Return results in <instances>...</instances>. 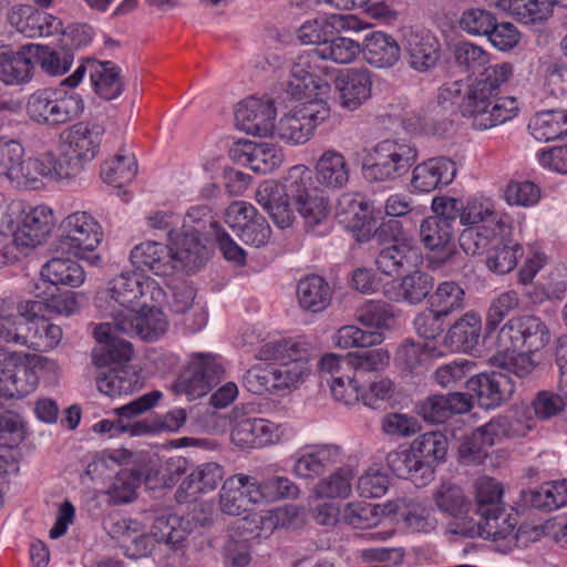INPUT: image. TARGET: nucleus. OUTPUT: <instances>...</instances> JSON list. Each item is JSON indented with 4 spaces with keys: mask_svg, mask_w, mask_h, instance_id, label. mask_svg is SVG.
I'll list each match as a JSON object with an SVG mask.
<instances>
[{
    "mask_svg": "<svg viewBox=\"0 0 567 567\" xmlns=\"http://www.w3.org/2000/svg\"><path fill=\"white\" fill-rule=\"evenodd\" d=\"M165 292L156 280L137 272H122L97 291L95 307L112 322L100 323L93 334L96 347L92 361L99 367L122 364L131 360L133 349L116 332L154 342L168 330L169 322L161 308Z\"/></svg>",
    "mask_w": 567,
    "mask_h": 567,
    "instance_id": "f257e3e1",
    "label": "nucleus"
},
{
    "mask_svg": "<svg viewBox=\"0 0 567 567\" xmlns=\"http://www.w3.org/2000/svg\"><path fill=\"white\" fill-rule=\"evenodd\" d=\"M103 134L101 125L79 122L61 133L58 154L30 155L20 141L0 137V181L16 189L34 190L42 187L44 178H72L97 156Z\"/></svg>",
    "mask_w": 567,
    "mask_h": 567,
    "instance_id": "f03ea898",
    "label": "nucleus"
},
{
    "mask_svg": "<svg viewBox=\"0 0 567 567\" xmlns=\"http://www.w3.org/2000/svg\"><path fill=\"white\" fill-rule=\"evenodd\" d=\"M255 198L279 228L292 226L297 214L308 228L323 225L330 216L329 200L305 164L289 167L280 179L260 183Z\"/></svg>",
    "mask_w": 567,
    "mask_h": 567,
    "instance_id": "7ed1b4c3",
    "label": "nucleus"
},
{
    "mask_svg": "<svg viewBox=\"0 0 567 567\" xmlns=\"http://www.w3.org/2000/svg\"><path fill=\"white\" fill-rule=\"evenodd\" d=\"M487 195L474 194L465 199L441 195L431 202L432 216L424 218L420 225V240L424 247L434 251H451L450 246L454 238V221L458 218L463 229L458 234L461 249L474 254L477 249L476 239L484 230L478 224L484 221L486 215L485 203Z\"/></svg>",
    "mask_w": 567,
    "mask_h": 567,
    "instance_id": "20e7f679",
    "label": "nucleus"
},
{
    "mask_svg": "<svg viewBox=\"0 0 567 567\" xmlns=\"http://www.w3.org/2000/svg\"><path fill=\"white\" fill-rule=\"evenodd\" d=\"M550 338V331L540 318L520 316L509 319L495 337L484 338V344L494 350L491 360L495 365L526 378L537 365L533 354L543 350Z\"/></svg>",
    "mask_w": 567,
    "mask_h": 567,
    "instance_id": "39448f33",
    "label": "nucleus"
},
{
    "mask_svg": "<svg viewBox=\"0 0 567 567\" xmlns=\"http://www.w3.org/2000/svg\"><path fill=\"white\" fill-rule=\"evenodd\" d=\"M213 522V513H198L196 509L187 516L171 514L155 519L150 533H144L141 524L133 519L117 520L111 530L124 554L133 559L150 555L157 546L177 547L194 529L195 523L202 526Z\"/></svg>",
    "mask_w": 567,
    "mask_h": 567,
    "instance_id": "423d86ee",
    "label": "nucleus"
},
{
    "mask_svg": "<svg viewBox=\"0 0 567 567\" xmlns=\"http://www.w3.org/2000/svg\"><path fill=\"white\" fill-rule=\"evenodd\" d=\"M319 371L327 379L332 398L339 403L353 406L362 403L370 409H379L382 403L394 398V382L384 375L363 380L361 374L346 363L342 354L326 353L318 362Z\"/></svg>",
    "mask_w": 567,
    "mask_h": 567,
    "instance_id": "0eeeda50",
    "label": "nucleus"
},
{
    "mask_svg": "<svg viewBox=\"0 0 567 567\" xmlns=\"http://www.w3.org/2000/svg\"><path fill=\"white\" fill-rule=\"evenodd\" d=\"M168 243L144 240L135 245L130 252L131 265L141 272L164 278L177 271H194L207 258L206 247L195 236H186L184 243L178 233L169 231Z\"/></svg>",
    "mask_w": 567,
    "mask_h": 567,
    "instance_id": "6e6552de",
    "label": "nucleus"
},
{
    "mask_svg": "<svg viewBox=\"0 0 567 567\" xmlns=\"http://www.w3.org/2000/svg\"><path fill=\"white\" fill-rule=\"evenodd\" d=\"M298 91L292 87L289 74L287 93L299 103L279 118L275 133L278 138L291 146L303 145L310 141L317 127L330 115L329 100L332 89L329 83L311 86L303 82L300 83Z\"/></svg>",
    "mask_w": 567,
    "mask_h": 567,
    "instance_id": "1a4fd4ad",
    "label": "nucleus"
},
{
    "mask_svg": "<svg viewBox=\"0 0 567 567\" xmlns=\"http://www.w3.org/2000/svg\"><path fill=\"white\" fill-rule=\"evenodd\" d=\"M485 208L484 221L477 225L484 229L483 235L475 240L476 251L468 255L476 256L486 249V268L495 275L504 276L517 268L518 259L523 255V244L513 236L512 216L498 210L491 196H487Z\"/></svg>",
    "mask_w": 567,
    "mask_h": 567,
    "instance_id": "9d476101",
    "label": "nucleus"
},
{
    "mask_svg": "<svg viewBox=\"0 0 567 567\" xmlns=\"http://www.w3.org/2000/svg\"><path fill=\"white\" fill-rule=\"evenodd\" d=\"M312 343L306 337L268 341L260 347L257 358L276 361L274 367L277 389L290 390L302 384L311 373Z\"/></svg>",
    "mask_w": 567,
    "mask_h": 567,
    "instance_id": "9b49d317",
    "label": "nucleus"
},
{
    "mask_svg": "<svg viewBox=\"0 0 567 567\" xmlns=\"http://www.w3.org/2000/svg\"><path fill=\"white\" fill-rule=\"evenodd\" d=\"M361 52L359 42L349 38H337L324 45L312 49L300 54L293 62L290 74L291 85L298 91L300 83L306 82L309 85L319 83H329L327 73H333L326 65L319 63L320 60H330L340 64L353 62Z\"/></svg>",
    "mask_w": 567,
    "mask_h": 567,
    "instance_id": "f8f14e48",
    "label": "nucleus"
},
{
    "mask_svg": "<svg viewBox=\"0 0 567 567\" xmlns=\"http://www.w3.org/2000/svg\"><path fill=\"white\" fill-rule=\"evenodd\" d=\"M249 406L237 405L230 413V442L239 450H261L286 442L295 436L288 423H276L265 417L249 416Z\"/></svg>",
    "mask_w": 567,
    "mask_h": 567,
    "instance_id": "ddd939ff",
    "label": "nucleus"
},
{
    "mask_svg": "<svg viewBox=\"0 0 567 567\" xmlns=\"http://www.w3.org/2000/svg\"><path fill=\"white\" fill-rule=\"evenodd\" d=\"M527 411H516L512 420L501 416L493 419L470 435L462 436L458 446L460 461L465 465L483 464L487 457L486 447L499 443L505 437L525 436L534 429V422L526 416Z\"/></svg>",
    "mask_w": 567,
    "mask_h": 567,
    "instance_id": "4468645a",
    "label": "nucleus"
},
{
    "mask_svg": "<svg viewBox=\"0 0 567 567\" xmlns=\"http://www.w3.org/2000/svg\"><path fill=\"white\" fill-rule=\"evenodd\" d=\"M73 89L64 79L56 87L31 94L27 104L30 118L39 124L59 125L81 115L84 102Z\"/></svg>",
    "mask_w": 567,
    "mask_h": 567,
    "instance_id": "2eb2a0df",
    "label": "nucleus"
},
{
    "mask_svg": "<svg viewBox=\"0 0 567 567\" xmlns=\"http://www.w3.org/2000/svg\"><path fill=\"white\" fill-rule=\"evenodd\" d=\"M103 240V229L99 220L87 212H74L65 216L59 226L58 243L62 250L85 260L91 266H100L101 256L95 252Z\"/></svg>",
    "mask_w": 567,
    "mask_h": 567,
    "instance_id": "dca6fc26",
    "label": "nucleus"
},
{
    "mask_svg": "<svg viewBox=\"0 0 567 567\" xmlns=\"http://www.w3.org/2000/svg\"><path fill=\"white\" fill-rule=\"evenodd\" d=\"M447 106H455L461 116L477 131H486L513 121L520 112V102L512 95H481L457 99V102H447Z\"/></svg>",
    "mask_w": 567,
    "mask_h": 567,
    "instance_id": "f3484780",
    "label": "nucleus"
},
{
    "mask_svg": "<svg viewBox=\"0 0 567 567\" xmlns=\"http://www.w3.org/2000/svg\"><path fill=\"white\" fill-rule=\"evenodd\" d=\"M417 158V151L402 140L378 143L362 161V174L370 182H389L403 176Z\"/></svg>",
    "mask_w": 567,
    "mask_h": 567,
    "instance_id": "a211bd4d",
    "label": "nucleus"
},
{
    "mask_svg": "<svg viewBox=\"0 0 567 567\" xmlns=\"http://www.w3.org/2000/svg\"><path fill=\"white\" fill-rule=\"evenodd\" d=\"M432 501L435 508L447 515L451 519L444 528V536L462 538L473 535L474 517L472 513V501L465 494L464 489L451 482H443L432 492Z\"/></svg>",
    "mask_w": 567,
    "mask_h": 567,
    "instance_id": "6ab92c4d",
    "label": "nucleus"
},
{
    "mask_svg": "<svg viewBox=\"0 0 567 567\" xmlns=\"http://www.w3.org/2000/svg\"><path fill=\"white\" fill-rule=\"evenodd\" d=\"M384 513V504H372L365 501L347 503L326 502L312 511L313 519L323 526L338 524L349 525L355 529H369L378 526Z\"/></svg>",
    "mask_w": 567,
    "mask_h": 567,
    "instance_id": "aec40b11",
    "label": "nucleus"
},
{
    "mask_svg": "<svg viewBox=\"0 0 567 567\" xmlns=\"http://www.w3.org/2000/svg\"><path fill=\"white\" fill-rule=\"evenodd\" d=\"M384 513L406 534L432 535L440 528V519L426 499L401 496L384 503Z\"/></svg>",
    "mask_w": 567,
    "mask_h": 567,
    "instance_id": "412c9836",
    "label": "nucleus"
},
{
    "mask_svg": "<svg viewBox=\"0 0 567 567\" xmlns=\"http://www.w3.org/2000/svg\"><path fill=\"white\" fill-rule=\"evenodd\" d=\"M55 226V215L47 205L29 206L9 223L13 244L19 249H33L47 241Z\"/></svg>",
    "mask_w": 567,
    "mask_h": 567,
    "instance_id": "4be33fe9",
    "label": "nucleus"
},
{
    "mask_svg": "<svg viewBox=\"0 0 567 567\" xmlns=\"http://www.w3.org/2000/svg\"><path fill=\"white\" fill-rule=\"evenodd\" d=\"M514 75V65L511 62L487 64L480 78L464 85L461 82L444 84L437 93V102L446 105L447 102H457V99L481 95H495L502 86L507 84Z\"/></svg>",
    "mask_w": 567,
    "mask_h": 567,
    "instance_id": "5701e85b",
    "label": "nucleus"
},
{
    "mask_svg": "<svg viewBox=\"0 0 567 567\" xmlns=\"http://www.w3.org/2000/svg\"><path fill=\"white\" fill-rule=\"evenodd\" d=\"M224 369L216 355L212 353L193 354L174 383V391L177 394L185 395L188 400H195L206 395L215 386Z\"/></svg>",
    "mask_w": 567,
    "mask_h": 567,
    "instance_id": "b1692460",
    "label": "nucleus"
},
{
    "mask_svg": "<svg viewBox=\"0 0 567 567\" xmlns=\"http://www.w3.org/2000/svg\"><path fill=\"white\" fill-rule=\"evenodd\" d=\"M38 388L31 354L21 352L0 354V398H23Z\"/></svg>",
    "mask_w": 567,
    "mask_h": 567,
    "instance_id": "393cba45",
    "label": "nucleus"
},
{
    "mask_svg": "<svg viewBox=\"0 0 567 567\" xmlns=\"http://www.w3.org/2000/svg\"><path fill=\"white\" fill-rule=\"evenodd\" d=\"M368 28L355 14H319L302 22L297 31L303 44L324 45L330 37L341 32H360Z\"/></svg>",
    "mask_w": 567,
    "mask_h": 567,
    "instance_id": "a878e982",
    "label": "nucleus"
},
{
    "mask_svg": "<svg viewBox=\"0 0 567 567\" xmlns=\"http://www.w3.org/2000/svg\"><path fill=\"white\" fill-rule=\"evenodd\" d=\"M18 330L17 344L28 346L40 351H50L62 340V328L45 318L42 311H34L35 316L21 311V301L17 306Z\"/></svg>",
    "mask_w": 567,
    "mask_h": 567,
    "instance_id": "bb28decb",
    "label": "nucleus"
},
{
    "mask_svg": "<svg viewBox=\"0 0 567 567\" xmlns=\"http://www.w3.org/2000/svg\"><path fill=\"white\" fill-rule=\"evenodd\" d=\"M89 74L94 92L105 99L118 97L124 89L120 69L113 62L86 60L81 62L74 72L65 79L72 87H76Z\"/></svg>",
    "mask_w": 567,
    "mask_h": 567,
    "instance_id": "cd10ccee",
    "label": "nucleus"
},
{
    "mask_svg": "<svg viewBox=\"0 0 567 567\" xmlns=\"http://www.w3.org/2000/svg\"><path fill=\"white\" fill-rule=\"evenodd\" d=\"M328 81L332 80L340 107L348 111L360 109L372 93V73L365 68H352L338 74L327 73Z\"/></svg>",
    "mask_w": 567,
    "mask_h": 567,
    "instance_id": "c85d7f7f",
    "label": "nucleus"
},
{
    "mask_svg": "<svg viewBox=\"0 0 567 567\" xmlns=\"http://www.w3.org/2000/svg\"><path fill=\"white\" fill-rule=\"evenodd\" d=\"M339 223L353 233L359 241L370 239L375 233L371 203L360 193H343L336 206Z\"/></svg>",
    "mask_w": 567,
    "mask_h": 567,
    "instance_id": "c756f323",
    "label": "nucleus"
},
{
    "mask_svg": "<svg viewBox=\"0 0 567 567\" xmlns=\"http://www.w3.org/2000/svg\"><path fill=\"white\" fill-rule=\"evenodd\" d=\"M518 519L514 513H507L505 507L503 511H495L480 520L474 518V533L465 536L464 539L483 538L491 540L496 545L497 550L507 553L517 546L518 542Z\"/></svg>",
    "mask_w": 567,
    "mask_h": 567,
    "instance_id": "7c9ffc66",
    "label": "nucleus"
},
{
    "mask_svg": "<svg viewBox=\"0 0 567 567\" xmlns=\"http://www.w3.org/2000/svg\"><path fill=\"white\" fill-rule=\"evenodd\" d=\"M230 156L259 174L272 173L285 162L284 148L272 142L239 140L233 144Z\"/></svg>",
    "mask_w": 567,
    "mask_h": 567,
    "instance_id": "2f4dec72",
    "label": "nucleus"
},
{
    "mask_svg": "<svg viewBox=\"0 0 567 567\" xmlns=\"http://www.w3.org/2000/svg\"><path fill=\"white\" fill-rule=\"evenodd\" d=\"M259 506L255 494V477L245 473H237L227 477L219 492L220 512L229 516L245 515V523L248 513L252 507Z\"/></svg>",
    "mask_w": 567,
    "mask_h": 567,
    "instance_id": "473e14b6",
    "label": "nucleus"
},
{
    "mask_svg": "<svg viewBox=\"0 0 567 567\" xmlns=\"http://www.w3.org/2000/svg\"><path fill=\"white\" fill-rule=\"evenodd\" d=\"M29 292L34 295L35 299L21 301V311L32 316H35L34 311L65 317L73 316L80 311L86 301V296L83 292L62 291L53 293L42 290L40 282H34L32 288H29Z\"/></svg>",
    "mask_w": 567,
    "mask_h": 567,
    "instance_id": "72a5a7b5",
    "label": "nucleus"
},
{
    "mask_svg": "<svg viewBox=\"0 0 567 567\" xmlns=\"http://www.w3.org/2000/svg\"><path fill=\"white\" fill-rule=\"evenodd\" d=\"M276 113L272 101L248 97L236 106L235 121L247 134L266 137L275 134Z\"/></svg>",
    "mask_w": 567,
    "mask_h": 567,
    "instance_id": "f704fd0d",
    "label": "nucleus"
},
{
    "mask_svg": "<svg viewBox=\"0 0 567 567\" xmlns=\"http://www.w3.org/2000/svg\"><path fill=\"white\" fill-rule=\"evenodd\" d=\"M341 447L336 444L308 445L292 455V474L300 480H315L329 465L341 460Z\"/></svg>",
    "mask_w": 567,
    "mask_h": 567,
    "instance_id": "c9c22d12",
    "label": "nucleus"
},
{
    "mask_svg": "<svg viewBox=\"0 0 567 567\" xmlns=\"http://www.w3.org/2000/svg\"><path fill=\"white\" fill-rule=\"evenodd\" d=\"M401 43L409 65L417 72L429 71L439 61L440 43L430 31L406 29Z\"/></svg>",
    "mask_w": 567,
    "mask_h": 567,
    "instance_id": "e433bc0d",
    "label": "nucleus"
},
{
    "mask_svg": "<svg viewBox=\"0 0 567 567\" xmlns=\"http://www.w3.org/2000/svg\"><path fill=\"white\" fill-rule=\"evenodd\" d=\"M456 173V164L451 158L444 156L432 157L413 168L411 186L416 193H431L450 185Z\"/></svg>",
    "mask_w": 567,
    "mask_h": 567,
    "instance_id": "4c0bfd02",
    "label": "nucleus"
},
{
    "mask_svg": "<svg viewBox=\"0 0 567 567\" xmlns=\"http://www.w3.org/2000/svg\"><path fill=\"white\" fill-rule=\"evenodd\" d=\"M468 391L476 394L483 409H495L506 402L514 392L513 381L503 372L480 373L467 383Z\"/></svg>",
    "mask_w": 567,
    "mask_h": 567,
    "instance_id": "58836bf2",
    "label": "nucleus"
},
{
    "mask_svg": "<svg viewBox=\"0 0 567 567\" xmlns=\"http://www.w3.org/2000/svg\"><path fill=\"white\" fill-rule=\"evenodd\" d=\"M196 288L188 281H178L171 287L169 308L175 313H186L185 329L192 333L203 330L207 323V311L196 301Z\"/></svg>",
    "mask_w": 567,
    "mask_h": 567,
    "instance_id": "ea45409f",
    "label": "nucleus"
},
{
    "mask_svg": "<svg viewBox=\"0 0 567 567\" xmlns=\"http://www.w3.org/2000/svg\"><path fill=\"white\" fill-rule=\"evenodd\" d=\"M361 52L368 64L375 69L388 70L399 63L401 44L390 33L377 30L364 35Z\"/></svg>",
    "mask_w": 567,
    "mask_h": 567,
    "instance_id": "a19ab883",
    "label": "nucleus"
},
{
    "mask_svg": "<svg viewBox=\"0 0 567 567\" xmlns=\"http://www.w3.org/2000/svg\"><path fill=\"white\" fill-rule=\"evenodd\" d=\"M483 320L478 311L468 310L447 330L444 344L451 351L471 353L482 339Z\"/></svg>",
    "mask_w": 567,
    "mask_h": 567,
    "instance_id": "79ce46f5",
    "label": "nucleus"
},
{
    "mask_svg": "<svg viewBox=\"0 0 567 567\" xmlns=\"http://www.w3.org/2000/svg\"><path fill=\"white\" fill-rule=\"evenodd\" d=\"M433 288V277L426 272L415 270L404 276L400 281H394L384 287V295L392 301L419 305Z\"/></svg>",
    "mask_w": 567,
    "mask_h": 567,
    "instance_id": "37998d69",
    "label": "nucleus"
},
{
    "mask_svg": "<svg viewBox=\"0 0 567 567\" xmlns=\"http://www.w3.org/2000/svg\"><path fill=\"white\" fill-rule=\"evenodd\" d=\"M472 408L471 398L462 392L446 395H432L419 406L422 417L432 423L445 422L453 414H462Z\"/></svg>",
    "mask_w": 567,
    "mask_h": 567,
    "instance_id": "c03bdc74",
    "label": "nucleus"
},
{
    "mask_svg": "<svg viewBox=\"0 0 567 567\" xmlns=\"http://www.w3.org/2000/svg\"><path fill=\"white\" fill-rule=\"evenodd\" d=\"M318 184L328 189L347 186L350 179V166L344 155L334 150L324 151L313 166Z\"/></svg>",
    "mask_w": 567,
    "mask_h": 567,
    "instance_id": "a18cd8bd",
    "label": "nucleus"
},
{
    "mask_svg": "<svg viewBox=\"0 0 567 567\" xmlns=\"http://www.w3.org/2000/svg\"><path fill=\"white\" fill-rule=\"evenodd\" d=\"M411 446L423 467V476L427 483L433 477V466L444 461L447 452V439L439 432L424 433L413 440Z\"/></svg>",
    "mask_w": 567,
    "mask_h": 567,
    "instance_id": "49530a36",
    "label": "nucleus"
},
{
    "mask_svg": "<svg viewBox=\"0 0 567 567\" xmlns=\"http://www.w3.org/2000/svg\"><path fill=\"white\" fill-rule=\"evenodd\" d=\"M28 44L13 50L0 48V80L8 85L28 82L33 74Z\"/></svg>",
    "mask_w": 567,
    "mask_h": 567,
    "instance_id": "de8ad7c7",
    "label": "nucleus"
},
{
    "mask_svg": "<svg viewBox=\"0 0 567 567\" xmlns=\"http://www.w3.org/2000/svg\"><path fill=\"white\" fill-rule=\"evenodd\" d=\"M41 280L52 286L81 287L86 279L83 267L71 258L54 257L40 271Z\"/></svg>",
    "mask_w": 567,
    "mask_h": 567,
    "instance_id": "09e8293b",
    "label": "nucleus"
},
{
    "mask_svg": "<svg viewBox=\"0 0 567 567\" xmlns=\"http://www.w3.org/2000/svg\"><path fill=\"white\" fill-rule=\"evenodd\" d=\"M538 142H549L567 135V110H546L535 113L527 125Z\"/></svg>",
    "mask_w": 567,
    "mask_h": 567,
    "instance_id": "8fccbe9b",
    "label": "nucleus"
},
{
    "mask_svg": "<svg viewBox=\"0 0 567 567\" xmlns=\"http://www.w3.org/2000/svg\"><path fill=\"white\" fill-rule=\"evenodd\" d=\"M354 471L351 466H341L321 477L312 487L317 499H347L352 495Z\"/></svg>",
    "mask_w": 567,
    "mask_h": 567,
    "instance_id": "3c124183",
    "label": "nucleus"
},
{
    "mask_svg": "<svg viewBox=\"0 0 567 567\" xmlns=\"http://www.w3.org/2000/svg\"><path fill=\"white\" fill-rule=\"evenodd\" d=\"M355 319L367 332H381L382 342L395 327L394 309L383 301H367L357 310Z\"/></svg>",
    "mask_w": 567,
    "mask_h": 567,
    "instance_id": "603ef678",
    "label": "nucleus"
},
{
    "mask_svg": "<svg viewBox=\"0 0 567 567\" xmlns=\"http://www.w3.org/2000/svg\"><path fill=\"white\" fill-rule=\"evenodd\" d=\"M32 70L35 65L53 76L65 74L73 64V54L66 51H56L47 44L28 43V51Z\"/></svg>",
    "mask_w": 567,
    "mask_h": 567,
    "instance_id": "864d4df0",
    "label": "nucleus"
},
{
    "mask_svg": "<svg viewBox=\"0 0 567 567\" xmlns=\"http://www.w3.org/2000/svg\"><path fill=\"white\" fill-rule=\"evenodd\" d=\"M331 297V287L322 277L317 275L301 279L297 286V298L300 307L312 312L324 310L330 305Z\"/></svg>",
    "mask_w": 567,
    "mask_h": 567,
    "instance_id": "5fc2aeb1",
    "label": "nucleus"
},
{
    "mask_svg": "<svg viewBox=\"0 0 567 567\" xmlns=\"http://www.w3.org/2000/svg\"><path fill=\"white\" fill-rule=\"evenodd\" d=\"M224 477V468L209 462L196 466L181 485L187 498H197L200 494L214 491Z\"/></svg>",
    "mask_w": 567,
    "mask_h": 567,
    "instance_id": "6e6d98bb",
    "label": "nucleus"
},
{
    "mask_svg": "<svg viewBox=\"0 0 567 567\" xmlns=\"http://www.w3.org/2000/svg\"><path fill=\"white\" fill-rule=\"evenodd\" d=\"M443 354L444 351L439 349L433 341L414 342L406 340L396 349L394 361L401 369L413 371Z\"/></svg>",
    "mask_w": 567,
    "mask_h": 567,
    "instance_id": "4d7b16f0",
    "label": "nucleus"
},
{
    "mask_svg": "<svg viewBox=\"0 0 567 567\" xmlns=\"http://www.w3.org/2000/svg\"><path fill=\"white\" fill-rule=\"evenodd\" d=\"M417 259L416 248L412 243L402 240L381 249L377 257L378 269L389 276L398 275L401 269L413 266Z\"/></svg>",
    "mask_w": 567,
    "mask_h": 567,
    "instance_id": "13d9d810",
    "label": "nucleus"
},
{
    "mask_svg": "<svg viewBox=\"0 0 567 567\" xmlns=\"http://www.w3.org/2000/svg\"><path fill=\"white\" fill-rule=\"evenodd\" d=\"M495 8L525 24L546 21L551 9L539 0H496Z\"/></svg>",
    "mask_w": 567,
    "mask_h": 567,
    "instance_id": "bf43d9fd",
    "label": "nucleus"
},
{
    "mask_svg": "<svg viewBox=\"0 0 567 567\" xmlns=\"http://www.w3.org/2000/svg\"><path fill=\"white\" fill-rule=\"evenodd\" d=\"M136 174L137 162L135 155L126 151L104 162L101 168L102 181L118 189L130 184Z\"/></svg>",
    "mask_w": 567,
    "mask_h": 567,
    "instance_id": "052dcab7",
    "label": "nucleus"
},
{
    "mask_svg": "<svg viewBox=\"0 0 567 567\" xmlns=\"http://www.w3.org/2000/svg\"><path fill=\"white\" fill-rule=\"evenodd\" d=\"M473 495L477 506V515L485 516L495 511H503L505 507L503 485L493 477L481 476L473 485Z\"/></svg>",
    "mask_w": 567,
    "mask_h": 567,
    "instance_id": "680f3d73",
    "label": "nucleus"
},
{
    "mask_svg": "<svg viewBox=\"0 0 567 567\" xmlns=\"http://www.w3.org/2000/svg\"><path fill=\"white\" fill-rule=\"evenodd\" d=\"M138 375L127 367L113 368L96 379L99 391L107 396L127 394L138 386Z\"/></svg>",
    "mask_w": 567,
    "mask_h": 567,
    "instance_id": "e2e57ef3",
    "label": "nucleus"
},
{
    "mask_svg": "<svg viewBox=\"0 0 567 567\" xmlns=\"http://www.w3.org/2000/svg\"><path fill=\"white\" fill-rule=\"evenodd\" d=\"M255 494L260 506L284 498H296L300 494V489L288 477L275 475L261 481L255 477Z\"/></svg>",
    "mask_w": 567,
    "mask_h": 567,
    "instance_id": "0e129e2a",
    "label": "nucleus"
},
{
    "mask_svg": "<svg viewBox=\"0 0 567 567\" xmlns=\"http://www.w3.org/2000/svg\"><path fill=\"white\" fill-rule=\"evenodd\" d=\"M465 301L464 289L455 281H443L429 296V306L437 313L449 317L462 309Z\"/></svg>",
    "mask_w": 567,
    "mask_h": 567,
    "instance_id": "69168bd1",
    "label": "nucleus"
},
{
    "mask_svg": "<svg viewBox=\"0 0 567 567\" xmlns=\"http://www.w3.org/2000/svg\"><path fill=\"white\" fill-rule=\"evenodd\" d=\"M342 357L346 363L353 369V372L359 374L383 372L391 363V353L384 348L349 352L342 354Z\"/></svg>",
    "mask_w": 567,
    "mask_h": 567,
    "instance_id": "338daca9",
    "label": "nucleus"
},
{
    "mask_svg": "<svg viewBox=\"0 0 567 567\" xmlns=\"http://www.w3.org/2000/svg\"><path fill=\"white\" fill-rule=\"evenodd\" d=\"M532 506L554 511L567 505V480L550 481L530 492Z\"/></svg>",
    "mask_w": 567,
    "mask_h": 567,
    "instance_id": "774afa93",
    "label": "nucleus"
}]
</instances>
